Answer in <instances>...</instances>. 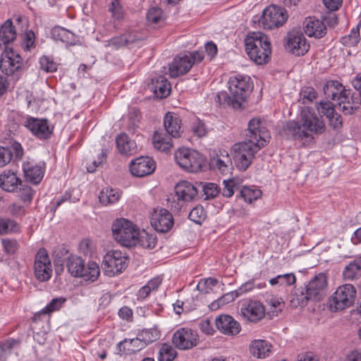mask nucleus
Returning <instances> with one entry per match:
<instances>
[{
	"label": "nucleus",
	"instance_id": "obj_3",
	"mask_svg": "<svg viewBox=\"0 0 361 361\" xmlns=\"http://www.w3.org/2000/svg\"><path fill=\"white\" fill-rule=\"evenodd\" d=\"M229 94L221 92L216 96V102L219 104H227L233 109H240L245 101L248 92L252 90L250 78L247 75H236L228 80Z\"/></svg>",
	"mask_w": 361,
	"mask_h": 361
},
{
	"label": "nucleus",
	"instance_id": "obj_47",
	"mask_svg": "<svg viewBox=\"0 0 361 361\" xmlns=\"http://www.w3.org/2000/svg\"><path fill=\"white\" fill-rule=\"evenodd\" d=\"M199 189L201 188L205 195V199H213L218 195L220 192L218 185L213 183H208L204 185L202 183L198 184Z\"/></svg>",
	"mask_w": 361,
	"mask_h": 361
},
{
	"label": "nucleus",
	"instance_id": "obj_21",
	"mask_svg": "<svg viewBox=\"0 0 361 361\" xmlns=\"http://www.w3.org/2000/svg\"><path fill=\"white\" fill-rule=\"evenodd\" d=\"M14 55L11 49L9 52L6 50L0 59V68L7 75H13L20 66V57L16 55L14 59Z\"/></svg>",
	"mask_w": 361,
	"mask_h": 361
},
{
	"label": "nucleus",
	"instance_id": "obj_57",
	"mask_svg": "<svg viewBox=\"0 0 361 361\" xmlns=\"http://www.w3.org/2000/svg\"><path fill=\"white\" fill-rule=\"evenodd\" d=\"M319 113L329 117L335 112L334 106L330 102H321L317 106Z\"/></svg>",
	"mask_w": 361,
	"mask_h": 361
},
{
	"label": "nucleus",
	"instance_id": "obj_34",
	"mask_svg": "<svg viewBox=\"0 0 361 361\" xmlns=\"http://www.w3.org/2000/svg\"><path fill=\"white\" fill-rule=\"evenodd\" d=\"M154 147L161 152H168L172 147V137L166 132L155 131L153 136Z\"/></svg>",
	"mask_w": 361,
	"mask_h": 361
},
{
	"label": "nucleus",
	"instance_id": "obj_44",
	"mask_svg": "<svg viewBox=\"0 0 361 361\" xmlns=\"http://www.w3.org/2000/svg\"><path fill=\"white\" fill-rule=\"evenodd\" d=\"M19 231L18 224L10 219H0V235L10 233H16Z\"/></svg>",
	"mask_w": 361,
	"mask_h": 361
},
{
	"label": "nucleus",
	"instance_id": "obj_9",
	"mask_svg": "<svg viewBox=\"0 0 361 361\" xmlns=\"http://www.w3.org/2000/svg\"><path fill=\"white\" fill-rule=\"evenodd\" d=\"M127 257L119 250L108 252L104 257L102 267L104 274L114 276L121 273L127 267Z\"/></svg>",
	"mask_w": 361,
	"mask_h": 361
},
{
	"label": "nucleus",
	"instance_id": "obj_15",
	"mask_svg": "<svg viewBox=\"0 0 361 361\" xmlns=\"http://www.w3.org/2000/svg\"><path fill=\"white\" fill-rule=\"evenodd\" d=\"M129 169L133 176L141 178L152 174L156 169V164L151 157L142 156L133 159Z\"/></svg>",
	"mask_w": 361,
	"mask_h": 361
},
{
	"label": "nucleus",
	"instance_id": "obj_10",
	"mask_svg": "<svg viewBox=\"0 0 361 361\" xmlns=\"http://www.w3.org/2000/svg\"><path fill=\"white\" fill-rule=\"evenodd\" d=\"M288 17V13L284 8L272 5L264 10L260 23L264 29L271 30L282 26Z\"/></svg>",
	"mask_w": 361,
	"mask_h": 361
},
{
	"label": "nucleus",
	"instance_id": "obj_26",
	"mask_svg": "<svg viewBox=\"0 0 361 361\" xmlns=\"http://www.w3.org/2000/svg\"><path fill=\"white\" fill-rule=\"evenodd\" d=\"M23 169L25 177L30 183L37 184L42 180L44 171L41 166L35 164L33 161H27L23 164Z\"/></svg>",
	"mask_w": 361,
	"mask_h": 361
},
{
	"label": "nucleus",
	"instance_id": "obj_49",
	"mask_svg": "<svg viewBox=\"0 0 361 361\" xmlns=\"http://www.w3.org/2000/svg\"><path fill=\"white\" fill-rule=\"evenodd\" d=\"M317 97V92L312 87H304L300 92V99L302 104L312 102Z\"/></svg>",
	"mask_w": 361,
	"mask_h": 361
},
{
	"label": "nucleus",
	"instance_id": "obj_46",
	"mask_svg": "<svg viewBox=\"0 0 361 361\" xmlns=\"http://www.w3.org/2000/svg\"><path fill=\"white\" fill-rule=\"evenodd\" d=\"M267 304L270 307L271 312L277 315L284 307V302L281 298L270 295L266 300Z\"/></svg>",
	"mask_w": 361,
	"mask_h": 361
},
{
	"label": "nucleus",
	"instance_id": "obj_36",
	"mask_svg": "<svg viewBox=\"0 0 361 361\" xmlns=\"http://www.w3.org/2000/svg\"><path fill=\"white\" fill-rule=\"evenodd\" d=\"M84 260L78 256L71 255L66 261V267L68 271L74 277L81 276L84 271Z\"/></svg>",
	"mask_w": 361,
	"mask_h": 361
},
{
	"label": "nucleus",
	"instance_id": "obj_39",
	"mask_svg": "<svg viewBox=\"0 0 361 361\" xmlns=\"http://www.w3.org/2000/svg\"><path fill=\"white\" fill-rule=\"evenodd\" d=\"M100 274V269L99 265L94 262H89L87 264L84 265V271L81 276L85 281H94Z\"/></svg>",
	"mask_w": 361,
	"mask_h": 361
},
{
	"label": "nucleus",
	"instance_id": "obj_41",
	"mask_svg": "<svg viewBox=\"0 0 361 361\" xmlns=\"http://www.w3.org/2000/svg\"><path fill=\"white\" fill-rule=\"evenodd\" d=\"M137 244L144 248L153 249L157 245V237L154 234L148 233L145 231H139Z\"/></svg>",
	"mask_w": 361,
	"mask_h": 361
},
{
	"label": "nucleus",
	"instance_id": "obj_1",
	"mask_svg": "<svg viewBox=\"0 0 361 361\" xmlns=\"http://www.w3.org/2000/svg\"><path fill=\"white\" fill-rule=\"evenodd\" d=\"M271 138L267 128L262 126L259 118H252L248 123L247 133L244 141L233 145V161L240 171H245L252 164L255 154Z\"/></svg>",
	"mask_w": 361,
	"mask_h": 361
},
{
	"label": "nucleus",
	"instance_id": "obj_54",
	"mask_svg": "<svg viewBox=\"0 0 361 361\" xmlns=\"http://www.w3.org/2000/svg\"><path fill=\"white\" fill-rule=\"evenodd\" d=\"M205 217L204 210L201 206L194 207L188 215L189 219L198 224H200L205 219Z\"/></svg>",
	"mask_w": 361,
	"mask_h": 361
},
{
	"label": "nucleus",
	"instance_id": "obj_64",
	"mask_svg": "<svg viewBox=\"0 0 361 361\" xmlns=\"http://www.w3.org/2000/svg\"><path fill=\"white\" fill-rule=\"evenodd\" d=\"M192 131L198 137H204L207 134V129L204 124L200 120H197L192 127Z\"/></svg>",
	"mask_w": 361,
	"mask_h": 361
},
{
	"label": "nucleus",
	"instance_id": "obj_51",
	"mask_svg": "<svg viewBox=\"0 0 361 361\" xmlns=\"http://www.w3.org/2000/svg\"><path fill=\"white\" fill-rule=\"evenodd\" d=\"M140 339L145 343V346L159 338V334L156 329H145L139 334Z\"/></svg>",
	"mask_w": 361,
	"mask_h": 361
},
{
	"label": "nucleus",
	"instance_id": "obj_19",
	"mask_svg": "<svg viewBox=\"0 0 361 361\" xmlns=\"http://www.w3.org/2000/svg\"><path fill=\"white\" fill-rule=\"evenodd\" d=\"M217 329L228 336L237 335L241 328L240 324L228 314H221L215 319Z\"/></svg>",
	"mask_w": 361,
	"mask_h": 361
},
{
	"label": "nucleus",
	"instance_id": "obj_14",
	"mask_svg": "<svg viewBox=\"0 0 361 361\" xmlns=\"http://www.w3.org/2000/svg\"><path fill=\"white\" fill-rule=\"evenodd\" d=\"M286 49L295 56H303L309 49L310 44L304 35L298 30H292L287 35Z\"/></svg>",
	"mask_w": 361,
	"mask_h": 361
},
{
	"label": "nucleus",
	"instance_id": "obj_22",
	"mask_svg": "<svg viewBox=\"0 0 361 361\" xmlns=\"http://www.w3.org/2000/svg\"><path fill=\"white\" fill-rule=\"evenodd\" d=\"M304 31L309 37L321 38L326 33L324 23L315 17L306 18L303 22Z\"/></svg>",
	"mask_w": 361,
	"mask_h": 361
},
{
	"label": "nucleus",
	"instance_id": "obj_58",
	"mask_svg": "<svg viewBox=\"0 0 361 361\" xmlns=\"http://www.w3.org/2000/svg\"><path fill=\"white\" fill-rule=\"evenodd\" d=\"M39 63L41 68L46 72L53 73L57 70V64L47 56H42Z\"/></svg>",
	"mask_w": 361,
	"mask_h": 361
},
{
	"label": "nucleus",
	"instance_id": "obj_23",
	"mask_svg": "<svg viewBox=\"0 0 361 361\" xmlns=\"http://www.w3.org/2000/svg\"><path fill=\"white\" fill-rule=\"evenodd\" d=\"M337 104L345 115H352L360 108V101L351 94L350 90L343 92V97L341 96Z\"/></svg>",
	"mask_w": 361,
	"mask_h": 361
},
{
	"label": "nucleus",
	"instance_id": "obj_2",
	"mask_svg": "<svg viewBox=\"0 0 361 361\" xmlns=\"http://www.w3.org/2000/svg\"><path fill=\"white\" fill-rule=\"evenodd\" d=\"M325 128L322 116L312 108L305 107L300 112V121H287L283 125L282 133L288 139L305 144L313 139L312 134H322Z\"/></svg>",
	"mask_w": 361,
	"mask_h": 361
},
{
	"label": "nucleus",
	"instance_id": "obj_24",
	"mask_svg": "<svg viewBox=\"0 0 361 361\" xmlns=\"http://www.w3.org/2000/svg\"><path fill=\"white\" fill-rule=\"evenodd\" d=\"M211 166L218 169L222 174L229 173L233 169V165L228 152L226 150H220L219 153L211 159Z\"/></svg>",
	"mask_w": 361,
	"mask_h": 361
},
{
	"label": "nucleus",
	"instance_id": "obj_13",
	"mask_svg": "<svg viewBox=\"0 0 361 361\" xmlns=\"http://www.w3.org/2000/svg\"><path fill=\"white\" fill-rule=\"evenodd\" d=\"M199 336L195 331L188 328H180L173 335L172 343L179 350L192 348L198 343Z\"/></svg>",
	"mask_w": 361,
	"mask_h": 361
},
{
	"label": "nucleus",
	"instance_id": "obj_48",
	"mask_svg": "<svg viewBox=\"0 0 361 361\" xmlns=\"http://www.w3.org/2000/svg\"><path fill=\"white\" fill-rule=\"evenodd\" d=\"M146 18L149 23L157 25L164 20L163 11L160 8L152 7L147 11Z\"/></svg>",
	"mask_w": 361,
	"mask_h": 361
},
{
	"label": "nucleus",
	"instance_id": "obj_17",
	"mask_svg": "<svg viewBox=\"0 0 361 361\" xmlns=\"http://www.w3.org/2000/svg\"><path fill=\"white\" fill-rule=\"evenodd\" d=\"M25 126L37 138L48 139L52 134L54 127L50 126L47 119L29 117L25 122Z\"/></svg>",
	"mask_w": 361,
	"mask_h": 361
},
{
	"label": "nucleus",
	"instance_id": "obj_25",
	"mask_svg": "<svg viewBox=\"0 0 361 361\" xmlns=\"http://www.w3.org/2000/svg\"><path fill=\"white\" fill-rule=\"evenodd\" d=\"M345 87L337 80L327 81L323 87L324 94L326 99H329L337 102L343 97V92L348 91Z\"/></svg>",
	"mask_w": 361,
	"mask_h": 361
},
{
	"label": "nucleus",
	"instance_id": "obj_28",
	"mask_svg": "<svg viewBox=\"0 0 361 361\" xmlns=\"http://www.w3.org/2000/svg\"><path fill=\"white\" fill-rule=\"evenodd\" d=\"M21 185L20 179L11 170H6L0 175V186L7 192H13Z\"/></svg>",
	"mask_w": 361,
	"mask_h": 361
},
{
	"label": "nucleus",
	"instance_id": "obj_33",
	"mask_svg": "<svg viewBox=\"0 0 361 361\" xmlns=\"http://www.w3.org/2000/svg\"><path fill=\"white\" fill-rule=\"evenodd\" d=\"M51 36L55 41H61L70 45H74L76 43L75 34L60 26H55L51 29Z\"/></svg>",
	"mask_w": 361,
	"mask_h": 361
},
{
	"label": "nucleus",
	"instance_id": "obj_42",
	"mask_svg": "<svg viewBox=\"0 0 361 361\" xmlns=\"http://www.w3.org/2000/svg\"><path fill=\"white\" fill-rule=\"evenodd\" d=\"M238 296L239 295L235 290L229 292L226 294H224L218 300L212 302L209 307L212 311L217 310L219 308H220V307L233 302Z\"/></svg>",
	"mask_w": 361,
	"mask_h": 361
},
{
	"label": "nucleus",
	"instance_id": "obj_60",
	"mask_svg": "<svg viewBox=\"0 0 361 361\" xmlns=\"http://www.w3.org/2000/svg\"><path fill=\"white\" fill-rule=\"evenodd\" d=\"M19 345V341L14 339H7L4 341L0 342V351L6 354L11 355V350Z\"/></svg>",
	"mask_w": 361,
	"mask_h": 361
},
{
	"label": "nucleus",
	"instance_id": "obj_4",
	"mask_svg": "<svg viewBox=\"0 0 361 361\" xmlns=\"http://www.w3.org/2000/svg\"><path fill=\"white\" fill-rule=\"evenodd\" d=\"M245 50L252 61L263 65L270 60L271 47L267 35L261 32H253L245 38Z\"/></svg>",
	"mask_w": 361,
	"mask_h": 361
},
{
	"label": "nucleus",
	"instance_id": "obj_53",
	"mask_svg": "<svg viewBox=\"0 0 361 361\" xmlns=\"http://www.w3.org/2000/svg\"><path fill=\"white\" fill-rule=\"evenodd\" d=\"M4 251L9 255H14L19 247V244L16 239L4 238L1 240Z\"/></svg>",
	"mask_w": 361,
	"mask_h": 361
},
{
	"label": "nucleus",
	"instance_id": "obj_37",
	"mask_svg": "<svg viewBox=\"0 0 361 361\" xmlns=\"http://www.w3.org/2000/svg\"><path fill=\"white\" fill-rule=\"evenodd\" d=\"M343 275L346 280H353L361 276V257L355 258L344 269Z\"/></svg>",
	"mask_w": 361,
	"mask_h": 361
},
{
	"label": "nucleus",
	"instance_id": "obj_31",
	"mask_svg": "<svg viewBox=\"0 0 361 361\" xmlns=\"http://www.w3.org/2000/svg\"><path fill=\"white\" fill-rule=\"evenodd\" d=\"M150 89L157 97L164 98L169 95L171 85L164 76L159 75L152 79Z\"/></svg>",
	"mask_w": 361,
	"mask_h": 361
},
{
	"label": "nucleus",
	"instance_id": "obj_40",
	"mask_svg": "<svg viewBox=\"0 0 361 361\" xmlns=\"http://www.w3.org/2000/svg\"><path fill=\"white\" fill-rule=\"evenodd\" d=\"M177 357V352L175 348L170 344L162 343L159 350L158 361H173Z\"/></svg>",
	"mask_w": 361,
	"mask_h": 361
},
{
	"label": "nucleus",
	"instance_id": "obj_8",
	"mask_svg": "<svg viewBox=\"0 0 361 361\" xmlns=\"http://www.w3.org/2000/svg\"><path fill=\"white\" fill-rule=\"evenodd\" d=\"M175 159L182 169L191 173L199 171L203 164V158L197 152L187 148L176 152Z\"/></svg>",
	"mask_w": 361,
	"mask_h": 361
},
{
	"label": "nucleus",
	"instance_id": "obj_16",
	"mask_svg": "<svg viewBox=\"0 0 361 361\" xmlns=\"http://www.w3.org/2000/svg\"><path fill=\"white\" fill-rule=\"evenodd\" d=\"M151 224L157 231L166 233L173 226V218L166 209H154L151 216Z\"/></svg>",
	"mask_w": 361,
	"mask_h": 361
},
{
	"label": "nucleus",
	"instance_id": "obj_32",
	"mask_svg": "<svg viewBox=\"0 0 361 361\" xmlns=\"http://www.w3.org/2000/svg\"><path fill=\"white\" fill-rule=\"evenodd\" d=\"M271 345L267 341L254 340L250 345V353L255 357L263 359L271 353Z\"/></svg>",
	"mask_w": 361,
	"mask_h": 361
},
{
	"label": "nucleus",
	"instance_id": "obj_20",
	"mask_svg": "<svg viewBox=\"0 0 361 361\" xmlns=\"http://www.w3.org/2000/svg\"><path fill=\"white\" fill-rule=\"evenodd\" d=\"M192 66L191 57H188L187 55L177 56L169 65V75L171 78H177L185 75L190 70Z\"/></svg>",
	"mask_w": 361,
	"mask_h": 361
},
{
	"label": "nucleus",
	"instance_id": "obj_61",
	"mask_svg": "<svg viewBox=\"0 0 361 361\" xmlns=\"http://www.w3.org/2000/svg\"><path fill=\"white\" fill-rule=\"evenodd\" d=\"M12 152L8 147L0 146V167L8 164L12 159Z\"/></svg>",
	"mask_w": 361,
	"mask_h": 361
},
{
	"label": "nucleus",
	"instance_id": "obj_12",
	"mask_svg": "<svg viewBox=\"0 0 361 361\" xmlns=\"http://www.w3.org/2000/svg\"><path fill=\"white\" fill-rule=\"evenodd\" d=\"M327 286L326 275L324 273H319L307 283L305 288L311 301L319 302L326 296Z\"/></svg>",
	"mask_w": 361,
	"mask_h": 361
},
{
	"label": "nucleus",
	"instance_id": "obj_50",
	"mask_svg": "<svg viewBox=\"0 0 361 361\" xmlns=\"http://www.w3.org/2000/svg\"><path fill=\"white\" fill-rule=\"evenodd\" d=\"M218 283V280L214 278L202 279L197 285V289L202 293H209L213 288Z\"/></svg>",
	"mask_w": 361,
	"mask_h": 361
},
{
	"label": "nucleus",
	"instance_id": "obj_6",
	"mask_svg": "<svg viewBox=\"0 0 361 361\" xmlns=\"http://www.w3.org/2000/svg\"><path fill=\"white\" fill-rule=\"evenodd\" d=\"M199 192L198 185L183 180L176 184L175 187V193L177 197L176 201H171L168 200L169 207L174 212H180L181 209L185 206L187 202H192L197 197Z\"/></svg>",
	"mask_w": 361,
	"mask_h": 361
},
{
	"label": "nucleus",
	"instance_id": "obj_38",
	"mask_svg": "<svg viewBox=\"0 0 361 361\" xmlns=\"http://www.w3.org/2000/svg\"><path fill=\"white\" fill-rule=\"evenodd\" d=\"M121 193L112 188H106L102 189L99 195V202L104 205L116 203L118 201Z\"/></svg>",
	"mask_w": 361,
	"mask_h": 361
},
{
	"label": "nucleus",
	"instance_id": "obj_43",
	"mask_svg": "<svg viewBox=\"0 0 361 361\" xmlns=\"http://www.w3.org/2000/svg\"><path fill=\"white\" fill-rule=\"evenodd\" d=\"M295 276L293 274H285L278 275L275 278L271 279L269 283L271 286H291L295 283Z\"/></svg>",
	"mask_w": 361,
	"mask_h": 361
},
{
	"label": "nucleus",
	"instance_id": "obj_7",
	"mask_svg": "<svg viewBox=\"0 0 361 361\" xmlns=\"http://www.w3.org/2000/svg\"><path fill=\"white\" fill-rule=\"evenodd\" d=\"M355 298L356 289L353 285L340 286L329 299V307L332 312L343 310L352 306Z\"/></svg>",
	"mask_w": 361,
	"mask_h": 361
},
{
	"label": "nucleus",
	"instance_id": "obj_62",
	"mask_svg": "<svg viewBox=\"0 0 361 361\" xmlns=\"http://www.w3.org/2000/svg\"><path fill=\"white\" fill-rule=\"evenodd\" d=\"M129 344L130 345L131 348H129L128 350L133 353L138 352L145 347V343H143L140 339L139 334L136 338L130 339Z\"/></svg>",
	"mask_w": 361,
	"mask_h": 361
},
{
	"label": "nucleus",
	"instance_id": "obj_55",
	"mask_svg": "<svg viewBox=\"0 0 361 361\" xmlns=\"http://www.w3.org/2000/svg\"><path fill=\"white\" fill-rule=\"evenodd\" d=\"M18 191V196L25 203H30L32 201L33 197V190L31 187L23 185H20Z\"/></svg>",
	"mask_w": 361,
	"mask_h": 361
},
{
	"label": "nucleus",
	"instance_id": "obj_29",
	"mask_svg": "<svg viewBox=\"0 0 361 361\" xmlns=\"http://www.w3.org/2000/svg\"><path fill=\"white\" fill-rule=\"evenodd\" d=\"M16 37V31L13 25L12 21L7 20L0 27V49L4 45L5 50H8V44L13 42Z\"/></svg>",
	"mask_w": 361,
	"mask_h": 361
},
{
	"label": "nucleus",
	"instance_id": "obj_59",
	"mask_svg": "<svg viewBox=\"0 0 361 361\" xmlns=\"http://www.w3.org/2000/svg\"><path fill=\"white\" fill-rule=\"evenodd\" d=\"M64 298H54L42 310V312L44 314H49L54 311L58 310L64 303Z\"/></svg>",
	"mask_w": 361,
	"mask_h": 361
},
{
	"label": "nucleus",
	"instance_id": "obj_5",
	"mask_svg": "<svg viewBox=\"0 0 361 361\" xmlns=\"http://www.w3.org/2000/svg\"><path fill=\"white\" fill-rule=\"evenodd\" d=\"M114 239L126 247H133L137 244L139 228L132 221L121 218L114 221L111 226Z\"/></svg>",
	"mask_w": 361,
	"mask_h": 361
},
{
	"label": "nucleus",
	"instance_id": "obj_35",
	"mask_svg": "<svg viewBox=\"0 0 361 361\" xmlns=\"http://www.w3.org/2000/svg\"><path fill=\"white\" fill-rule=\"evenodd\" d=\"M311 301V298L307 294L305 287H299L294 290L290 296V305L293 308L305 307L308 302Z\"/></svg>",
	"mask_w": 361,
	"mask_h": 361
},
{
	"label": "nucleus",
	"instance_id": "obj_56",
	"mask_svg": "<svg viewBox=\"0 0 361 361\" xmlns=\"http://www.w3.org/2000/svg\"><path fill=\"white\" fill-rule=\"evenodd\" d=\"M223 183L224 187L222 190V195L224 197H231L233 195L234 190L238 188L236 180L233 178H231L224 180Z\"/></svg>",
	"mask_w": 361,
	"mask_h": 361
},
{
	"label": "nucleus",
	"instance_id": "obj_45",
	"mask_svg": "<svg viewBox=\"0 0 361 361\" xmlns=\"http://www.w3.org/2000/svg\"><path fill=\"white\" fill-rule=\"evenodd\" d=\"M360 39L359 25L353 28L348 35L341 38V43L346 47H355Z\"/></svg>",
	"mask_w": 361,
	"mask_h": 361
},
{
	"label": "nucleus",
	"instance_id": "obj_27",
	"mask_svg": "<svg viewBox=\"0 0 361 361\" xmlns=\"http://www.w3.org/2000/svg\"><path fill=\"white\" fill-rule=\"evenodd\" d=\"M164 125L166 132L172 137H179L181 134V121L173 114L167 113L164 117Z\"/></svg>",
	"mask_w": 361,
	"mask_h": 361
},
{
	"label": "nucleus",
	"instance_id": "obj_30",
	"mask_svg": "<svg viewBox=\"0 0 361 361\" xmlns=\"http://www.w3.org/2000/svg\"><path fill=\"white\" fill-rule=\"evenodd\" d=\"M116 142V147L121 154L131 156L136 153V143L134 140H130L127 135L121 134L118 135Z\"/></svg>",
	"mask_w": 361,
	"mask_h": 361
},
{
	"label": "nucleus",
	"instance_id": "obj_18",
	"mask_svg": "<svg viewBox=\"0 0 361 361\" xmlns=\"http://www.w3.org/2000/svg\"><path fill=\"white\" fill-rule=\"evenodd\" d=\"M240 313L246 320L256 323L264 317L265 307L258 300H249L242 304Z\"/></svg>",
	"mask_w": 361,
	"mask_h": 361
},
{
	"label": "nucleus",
	"instance_id": "obj_11",
	"mask_svg": "<svg viewBox=\"0 0 361 361\" xmlns=\"http://www.w3.org/2000/svg\"><path fill=\"white\" fill-rule=\"evenodd\" d=\"M34 274L40 282L48 281L52 274V266L47 251L44 248L38 250L34 262Z\"/></svg>",
	"mask_w": 361,
	"mask_h": 361
},
{
	"label": "nucleus",
	"instance_id": "obj_63",
	"mask_svg": "<svg viewBox=\"0 0 361 361\" xmlns=\"http://www.w3.org/2000/svg\"><path fill=\"white\" fill-rule=\"evenodd\" d=\"M327 118L329 119L330 126L334 129L341 128L343 125L341 116L336 111L329 117H327Z\"/></svg>",
	"mask_w": 361,
	"mask_h": 361
},
{
	"label": "nucleus",
	"instance_id": "obj_52",
	"mask_svg": "<svg viewBox=\"0 0 361 361\" xmlns=\"http://www.w3.org/2000/svg\"><path fill=\"white\" fill-rule=\"evenodd\" d=\"M240 195L245 202L251 203L261 195V191L259 190H253L245 186L241 189Z\"/></svg>",
	"mask_w": 361,
	"mask_h": 361
}]
</instances>
